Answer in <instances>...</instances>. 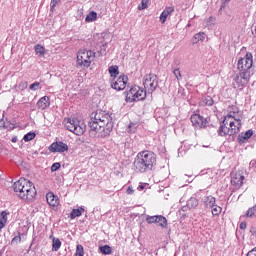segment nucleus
Returning <instances> with one entry per match:
<instances>
[{"label":"nucleus","instance_id":"1","mask_svg":"<svg viewBox=\"0 0 256 256\" xmlns=\"http://www.w3.org/2000/svg\"><path fill=\"white\" fill-rule=\"evenodd\" d=\"M89 127L91 137L105 139L113 131V118L105 111L94 112L90 116Z\"/></svg>","mask_w":256,"mask_h":256},{"label":"nucleus","instance_id":"2","mask_svg":"<svg viewBox=\"0 0 256 256\" xmlns=\"http://www.w3.org/2000/svg\"><path fill=\"white\" fill-rule=\"evenodd\" d=\"M239 131H241V112L237 106H230L228 114L224 117L218 129V135L220 137H227V135L231 137Z\"/></svg>","mask_w":256,"mask_h":256},{"label":"nucleus","instance_id":"3","mask_svg":"<svg viewBox=\"0 0 256 256\" xmlns=\"http://www.w3.org/2000/svg\"><path fill=\"white\" fill-rule=\"evenodd\" d=\"M133 165L136 173H147L157 165V157L151 151H142L137 154Z\"/></svg>","mask_w":256,"mask_h":256},{"label":"nucleus","instance_id":"4","mask_svg":"<svg viewBox=\"0 0 256 256\" xmlns=\"http://www.w3.org/2000/svg\"><path fill=\"white\" fill-rule=\"evenodd\" d=\"M251 67H253V55L251 53H247L244 58L238 60L237 69L239 74L235 76L234 81L239 87H243L249 81Z\"/></svg>","mask_w":256,"mask_h":256},{"label":"nucleus","instance_id":"5","mask_svg":"<svg viewBox=\"0 0 256 256\" xmlns=\"http://www.w3.org/2000/svg\"><path fill=\"white\" fill-rule=\"evenodd\" d=\"M13 189L20 199L28 201L29 203H31V201H33L37 196V189H35V185L25 178H20L16 181L13 184Z\"/></svg>","mask_w":256,"mask_h":256},{"label":"nucleus","instance_id":"6","mask_svg":"<svg viewBox=\"0 0 256 256\" xmlns=\"http://www.w3.org/2000/svg\"><path fill=\"white\" fill-rule=\"evenodd\" d=\"M65 127L68 131H71V133H74V135L81 136L85 133L87 126L83 121H79L77 119H71L69 118L66 123Z\"/></svg>","mask_w":256,"mask_h":256},{"label":"nucleus","instance_id":"7","mask_svg":"<svg viewBox=\"0 0 256 256\" xmlns=\"http://www.w3.org/2000/svg\"><path fill=\"white\" fill-rule=\"evenodd\" d=\"M147 97V91L139 86H133L129 91L126 92L127 103H133L135 101H143Z\"/></svg>","mask_w":256,"mask_h":256},{"label":"nucleus","instance_id":"8","mask_svg":"<svg viewBox=\"0 0 256 256\" xmlns=\"http://www.w3.org/2000/svg\"><path fill=\"white\" fill-rule=\"evenodd\" d=\"M93 59H95V52L91 50H80L78 52L77 63L81 67H90Z\"/></svg>","mask_w":256,"mask_h":256},{"label":"nucleus","instance_id":"9","mask_svg":"<svg viewBox=\"0 0 256 256\" xmlns=\"http://www.w3.org/2000/svg\"><path fill=\"white\" fill-rule=\"evenodd\" d=\"M144 91L146 93H154L157 87H159V81L157 80V75L155 74H147L144 76Z\"/></svg>","mask_w":256,"mask_h":256},{"label":"nucleus","instance_id":"10","mask_svg":"<svg viewBox=\"0 0 256 256\" xmlns=\"http://www.w3.org/2000/svg\"><path fill=\"white\" fill-rule=\"evenodd\" d=\"M129 82V77L127 75H121L117 79L113 78L111 81L112 89L115 91H123L125 87H127V83Z\"/></svg>","mask_w":256,"mask_h":256},{"label":"nucleus","instance_id":"11","mask_svg":"<svg viewBox=\"0 0 256 256\" xmlns=\"http://www.w3.org/2000/svg\"><path fill=\"white\" fill-rule=\"evenodd\" d=\"M191 123L195 129H205L207 127V119L199 114L191 116Z\"/></svg>","mask_w":256,"mask_h":256},{"label":"nucleus","instance_id":"12","mask_svg":"<svg viewBox=\"0 0 256 256\" xmlns=\"http://www.w3.org/2000/svg\"><path fill=\"white\" fill-rule=\"evenodd\" d=\"M49 151L51 153H65V151H69V146L64 142H53L50 147Z\"/></svg>","mask_w":256,"mask_h":256},{"label":"nucleus","instance_id":"13","mask_svg":"<svg viewBox=\"0 0 256 256\" xmlns=\"http://www.w3.org/2000/svg\"><path fill=\"white\" fill-rule=\"evenodd\" d=\"M243 181H245V176L240 172L231 173V184L234 185L237 189L243 186Z\"/></svg>","mask_w":256,"mask_h":256},{"label":"nucleus","instance_id":"14","mask_svg":"<svg viewBox=\"0 0 256 256\" xmlns=\"http://www.w3.org/2000/svg\"><path fill=\"white\" fill-rule=\"evenodd\" d=\"M50 105H51V102L49 97L44 96L38 100L36 107H38V109H41V111H45V109H47Z\"/></svg>","mask_w":256,"mask_h":256},{"label":"nucleus","instance_id":"15","mask_svg":"<svg viewBox=\"0 0 256 256\" xmlns=\"http://www.w3.org/2000/svg\"><path fill=\"white\" fill-rule=\"evenodd\" d=\"M46 201L50 207H57L59 205V198L53 192L46 194Z\"/></svg>","mask_w":256,"mask_h":256},{"label":"nucleus","instance_id":"16","mask_svg":"<svg viewBox=\"0 0 256 256\" xmlns=\"http://www.w3.org/2000/svg\"><path fill=\"white\" fill-rule=\"evenodd\" d=\"M173 13H175V7L173 6L166 7V9L163 10V12L160 15V23H166L167 17H169V15Z\"/></svg>","mask_w":256,"mask_h":256},{"label":"nucleus","instance_id":"17","mask_svg":"<svg viewBox=\"0 0 256 256\" xmlns=\"http://www.w3.org/2000/svg\"><path fill=\"white\" fill-rule=\"evenodd\" d=\"M240 219H256V204L250 207L245 214L241 215Z\"/></svg>","mask_w":256,"mask_h":256},{"label":"nucleus","instance_id":"18","mask_svg":"<svg viewBox=\"0 0 256 256\" xmlns=\"http://www.w3.org/2000/svg\"><path fill=\"white\" fill-rule=\"evenodd\" d=\"M203 203H204V207H206V209H211V208L215 207L217 200L215 199V197L209 195L203 199Z\"/></svg>","mask_w":256,"mask_h":256},{"label":"nucleus","instance_id":"19","mask_svg":"<svg viewBox=\"0 0 256 256\" xmlns=\"http://www.w3.org/2000/svg\"><path fill=\"white\" fill-rule=\"evenodd\" d=\"M253 137V130H247L245 133H241L238 136L239 143H245L246 141H249Z\"/></svg>","mask_w":256,"mask_h":256},{"label":"nucleus","instance_id":"20","mask_svg":"<svg viewBox=\"0 0 256 256\" xmlns=\"http://www.w3.org/2000/svg\"><path fill=\"white\" fill-rule=\"evenodd\" d=\"M85 213L84 207H79L78 209H73L70 213V219H77V217H81Z\"/></svg>","mask_w":256,"mask_h":256},{"label":"nucleus","instance_id":"21","mask_svg":"<svg viewBox=\"0 0 256 256\" xmlns=\"http://www.w3.org/2000/svg\"><path fill=\"white\" fill-rule=\"evenodd\" d=\"M205 37L206 35L204 32H199L195 34L194 37L192 38V43L196 45L197 43H199V41H205Z\"/></svg>","mask_w":256,"mask_h":256},{"label":"nucleus","instance_id":"22","mask_svg":"<svg viewBox=\"0 0 256 256\" xmlns=\"http://www.w3.org/2000/svg\"><path fill=\"white\" fill-rule=\"evenodd\" d=\"M93 21H97V12L90 11L85 18L86 23H93Z\"/></svg>","mask_w":256,"mask_h":256},{"label":"nucleus","instance_id":"23","mask_svg":"<svg viewBox=\"0 0 256 256\" xmlns=\"http://www.w3.org/2000/svg\"><path fill=\"white\" fill-rule=\"evenodd\" d=\"M108 71H109L110 76L113 77V79H115L117 77V75H119V66H117V65L110 66L108 68Z\"/></svg>","mask_w":256,"mask_h":256},{"label":"nucleus","instance_id":"24","mask_svg":"<svg viewBox=\"0 0 256 256\" xmlns=\"http://www.w3.org/2000/svg\"><path fill=\"white\" fill-rule=\"evenodd\" d=\"M199 205V200H197V198L195 197H191L188 201H187V207L189 209H195V207H198Z\"/></svg>","mask_w":256,"mask_h":256},{"label":"nucleus","instance_id":"25","mask_svg":"<svg viewBox=\"0 0 256 256\" xmlns=\"http://www.w3.org/2000/svg\"><path fill=\"white\" fill-rule=\"evenodd\" d=\"M156 223L159 225V227L165 229V227H167V218H165V216L158 215Z\"/></svg>","mask_w":256,"mask_h":256},{"label":"nucleus","instance_id":"26","mask_svg":"<svg viewBox=\"0 0 256 256\" xmlns=\"http://www.w3.org/2000/svg\"><path fill=\"white\" fill-rule=\"evenodd\" d=\"M61 249V240L59 238H52V251H58Z\"/></svg>","mask_w":256,"mask_h":256},{"label":"nucleus","instance_id":"27","mask_svg":"<svg viewBox=\"0 0 256 256\" xmlns=\"http://www.w3.org/2000/svg\"><path fill=\"white\" fill-rule=\"evenodd\" d=\"M99 250L103 255H111L113 253V249L109 245L101 246Z\"/></svg>","mask_w":256,"mask_h":256},{"label":"nucleus","instance_id":"28","mask_svg":"<svg viewBox=\"0 0 256 256\" xmlns=\"http://www.w3.org/2000/svg\"><path fill=\"white\" fill-rule=\"evenodd\" d=\"M37 135L35 134V132H29L26 135H24L23 140L25 141V143H29V141H33V139H35Z\"/></svg>","mask_w":256,"mask_h":256},{"label":"nucleus","instance_id":"29","mask_svg":"<svg viewBox=\"0 0 256 256\" xmlns=\"http://www.w3.org/2000/svg\"><path fill=\"white\" fill-rule=\"evenodd\" d=\"M149 1L151 0H141V4L138 5V11H143L149 7Z\"/></svg>","mask_w":256,"mask_h":256},{"label":"nucleus","instance_id":"30","mask_svg":"<svg viewBox=\"0 0 256 256\" xmlns=\"http://www.w3.org/2000/svg\"><path fill=\"white\" fill-rule=\"evenodd\" d=\"M222 211H223V208L215 204V206L212 208V215L214 217H217L218 215H221Z\"/></svg>","mask_w":256,"mask_h":256},{"label":"nucleus","instance_id":"31","mask_svg":"<svg viewBox=\"0 0 256 256\" xmlns=\"http://www.w3.org/2000/svg\"><path fill=\"white\" fill-rule=\"evenodd\" d=\"M76 256H84L85 255V249L83 248V245L78 244L76 247Z\"/></svg>","mask_w":256,"mask_h":256},{"label":"nucleus","instance_id":"32","mask_svg":"<svg viewBox=\"0 0 256 256\" xmlns=\"http://www.w3.org/2000/svg\"><path fill=\"white\" fill-rule=\"evenodd\" d=\"M24 234L18 233L12 240L11 245H19L21 243V236L23 237Z\"/></svg>","mask_w":256,"mask_h":256},{"label":"nucleus","instance_id":"33","mask_svg":"<svg viewBox=\"0 0 256 256\" xmlns=\"http://www.w3.org/2000/svg\"><path fill=\"white\" fill-rule=\"evenodd\" d=\"M35 52L37 55H45V48L38 44L35 46Z\"/></svg>","mask_w":256,"mask_h":256},{"label":"nucleus","instance_id":"34","mask_svg":"<svg viewBox=\"0 0 256 256\" xmlns=\"http://www.w3.org/2000/svg\"><path fill=\"white\" fill-rule=\"evenodd\" d=\"M203 103H205V105H207L208 107H211L215 102L213 101V98L211 96H206L203 99Z\"/></svg>","mask_w":256,"mask_h":256},{"label":"nucleus","instance_id":"35","mask_svg":"<svg viewBox=\"0 0 256 256\" xmlns=\"http://www.w3.org/2000/svg\"><path fill=\"white\" fill-rule=\"evenodd\" d=\"M59 3H61V0H51L50 11L52 13H55V7H57V5H59Z\"/></svg>","mask_w":256,"mask_h":256},{"label":"nucleus","instance_id":"36","mask_svg":"<svg viewBox=\"0 0 256 256\" xmlns=\"http://www.w3.org/2000/svg\"><path fill=\"white\" fill-rule=\"evenodd\" d=\"M173 75L175 76L177 81H181V79H183V76L181 75V70H179V68H174Z\"/></svg>","mask_w":256,"mask_h":256},{"label":"nucleus","instance_id":"37","mask_svg":"<svg viewBox=\"0 0 256 256\" xmlns=\"http://www.w3.org/2000/svg\"><path fill=\"white\" fill-rule=\"evenodd\" d=\"M137 123H130L128 126V132L129 133H135V131H137Z\"/></svg>","mask_w":256,"mask_h":256},{"label":"nucleus","instance_id":"38","mask_svg":"<svg viewBox=\"0 0 256 256\" xmlns=\"http://www.w3.org/2000/svg\"><path fill=\"white\" fill-rule=\"evenodd\" d=\"M157 216H147L146 217V221L147 223H149V225L153 224V223H157Z\"/></svg>","mask_w":256,"mask_h":256},{"label":"nucleus","instance_id":"39","mask_svg":"<svg viewBox=\"0 0 256 256\" xmlns=\"http://www.w3.org/2000/svg\"><path fill=\"white\" fill-rule=\"evenodd\" d=\"M29 84L27 83V81H22L18 84V89L19 91H25V89H27V86Z\"/></svg>","mask_w":256,"mask_h":256},{"label":"nucleus","instance_id":"40","mask_svg":"<svg viewBox=\"0 0 256 256\" xmlns=\"http://www.w3.org/2000/svg\"><path fill=\"white\" fill-rule=\"evenodd\" d=\"M59 169H61V163L56 162V163L52 164V166H51L52 173H55V171H59Z\"/></svg>","mask_w":256,"mask_h":256},{"label":"nucleus","instance_id":"41","mask_svg":"<svg viewBox=\"0 0 256 256\" xmlns=\"http://www.w3.org/2000/svg\"><path fill=\"white\" fill-rule=\"evenodd\" d=\"M7 215H9V213H7V211H2L1 212V218L0 221L7 223Z\"/></svg>","mask_w":256,"mask_h":256},{"label":"nucleus","instance_id":"42","mask_svg":"<svg viewBox=\"0 0 256 256\" xmlns=\"http://www.w3.org/2000/svg\"><path fill=\"white\" fill-rule=\"evenodd\" d=\"M39 85H41V83H39V82L32 83L30 85V90L31 91H37L39 89Z\"/></svg>","mask_w":256,"mask_h":256},{"label":"nucleus","instance_id":"43","mask_svg":"<svg viewBox=\"0 0 256 256\" xmlns=\"http://www.w3.org/2000/svg\"><path fill=\"white\" fill-rule=\"evenodd\" d=\"M126 193H127L128 195H133V193H135V190H133V187L129 186L128 189H127V191H126Z\"/></svg>","mask_w":256,"mask_h":256},{"label":"nucleus","instance_id":"44","mask_svg":"<svg viewBox=\"0 0 256 256\" xmlns=\"http://www.w3.org/2000/svg\"><path fill=\"white\" fill-rule=\"evenodd\" d=\"M246 256H256V248L249 251Z\"/></svg>","mask_w":256,"mask_h":256},{"label":"nucleus","instance_id":"45","mask_svg":"<svg viewBox=\"0 0 256 256\" xmlns=\"http://www.w3.org/2000/svg\"><path fill=\"white\" fill-rule=\"evenodd\" d=\"M240 229H247V222H241L240 223Z\"/></svg>","mask_w":256,"mask_h":256},{"label":"nucleus","instance_id":"46","mask_svg":"<svg viewBox=\"0 0 256 256\" xmlns=\"http://www.w3.org/2000/svg\"><path fill=\"white\" fill-rule=\"evenodd\" d=\"M5 121L4 120H0V129H5Z\"/></svg>","mask_w":256,"mask_h":256},{"label":"nucleus","instance_id":"47","mask_svg":"<svg viewBox=\"0 0 256 256\" xmlns=\"http://www.w3.org/2000/svg\"><path fill=\"white\" fill-rule=\"evenodd\" d=\"M5 225H7V222H3L2 220H0V231L1 229H3V227H5Z\"/></svg>","mask_w":256,"mask_h":256},{"label":"nucleus","instance_id":"48","mask_svg":"<svg viewBox=\"0 0 256 256\" xmlns=\"http://www.w3.org/2000/svg\"><path fill=\"white\" fill-rule=\"evenodd\" d=\"M250 233H251L254 237H256V229H255V227H252V228H251Z\"/></svg>","mask_w":256,"mask_h":256},{"label":"nucleus","instance_id":"49","mask_svg":"<svg viewBox=\"0 0 256 256\" xmlns=\"http://www.w3.org/2000/svg\"><path fill=\"white\" fill-rule=\"evenodd\" d=\"M252 34L256 37V25L252 26Z\"/></svg>","mask_w":256,"mask_h":256},{"label":"nucleus","instance_id":"50","mask_svg":"<svg viewBox=\"0 0 256 256\" xmlns=\"http://www.w3.org/2000/svg\"><path fill=\"white\" fill-rule=\"evenodd\" d=\"M138 189H139V191H143V190L145 189V186L140 185V186L138 187Z\"/></svg>","mask_w":256,"mask_h":256},{"label":"nucleus","instance_id":"51","mask_svg":"<svg viewBox=\"0 0 256 256\" xmlns=\"http://www.w3.org/2000/svg\"><path fill=\"white\" fill-rule=\"evenodd\" d=\"M17 141V138H13L12 142L15 143Z\"/></svg>","mask_w":256,"mask_h":256},{"label":"nucleus","instance_id":"52","mask_svg":"<svg viewBox=\"0 0 256 256\" xmlns=\"http://www.w3.org/2000/svg\"><path fill=\"white\" fill-rule=\"evenodd\" d=\"M226 3H229V1H231V0H224Z\"/></svg>","mask_w":256,"mask_h":256},{"label":"nucleus","instance_id":"53","mask_svg":"<svg viewBox=\"0 0 256 256\" xmlns=\"http://www.w3.org/2000/svg\"><path fill=\"white\" fill-rule=\"evenodd\" d=\"M209 19H210V21H213V17H210Z\"/></svg>","mask_w":256,"mask_h":256}]
</instances>
